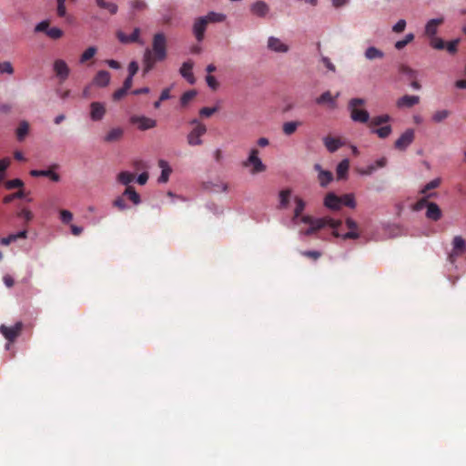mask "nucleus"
Wrapping results in <instances>:
<instances>
[{"mask_svg":"<svg viewBox=\"0 0 466 466\" xmlns=\"http://www.w3.org/2000/svg\"><path fill=\"white\" fill-rule=\"evenodd\" d=\"M167 57V37L163 33H157L153 36L152 49H146L144 53V73H148L157 62Z\"/></svg>","mask_w":466,"mask_h":466,"instance_id":"obj_1","label":"nucleus"},{"mask_svg":"<svg viewBox=\"0 0 466 466\" xmlns=\"http://www.w3.org/2000/svg\"><path fill=\"white\" fill-rule=\"evenodd\" d=\"M225 15L219 13L209 12L207 15L198 17L193 25V34L198 42H201L205 36L207 25L209 23L222 22Z\"/></svg>","mask_w":466,"mask_h":466,"instance_id":"obj_2","label":"nucleus"},{"mask_svg":"<svg viewBox=\"0 0 466 466\" xmlns=\"http://www.w3.org/2000/svg\"><path fill=\"white\" fill-rule=\"evenodd\" d=\"M390 121V116L387 114L373 116L369 122V127L371 129V133L376 134L380 138L388 137L391 132L392 128L390 125L377 127L380 125L386 124Z\"/></svg>","mask_w":466,"mask_h":466,"instance_id":"obj_3","label":"nucleus"},{"mask_svg":"<svg viewBox=\"0 0 466 466\" xmlns=\"http://www.w3.org/2000/svg\"><path fill=\"white\" fill-rule=\"evenodd\" d=\"M365 100L363 98H352L349 102V110L350 111V117L354 122L368 123L370 120V114L365 109H360L359 106H363Z\"/></svg>","mask_w":466,"mask_h":466,"instance_id":"obj_4","label":"nucleus"},{"mask_svg":"<svg viewBox=\"0 0 466 466\" xmlns=\"http://www.w3.org/2000/svg\"><path fill=\"white\" fill-rule=\"evenodd\" d=\"M258 149L251 148L248 157L242 163L243 167H251L250 173L252 175L264 172L267 168L266 166L261 161V159L258 157Z\"/></svg>","mask_w":466,"mask_h":466,"instance_id":"obj_5","label":"nucleus"},{"mask_svg":"<svg viewBox=\"0 0 466 466\" xmlns=\"http://www.w3.org/2000/svg\"><path fill=\"white\" fill-rule=\"evenodd\" d=\"M340 225H341V220L334 219L329 217H324V218H320L319 221L315 222V225L309 226V228L301 231V233L306 236H309L325 227H329V228L335 229Z\"/></svg>","mask_w":466,"mask_h":466,"instance_id":"obj_6","label":"nucleus"},{"mask_svg":"<svg viewBox=\"0 0 466 466\" xmlns=\"http://www.w3.org/2000/svg\"><path fill=\"white\" fill-rule=\"evenodd\" d=\"M191 124L196 125V127L187 135V143L190 146H200L203 143L201 137L206 134L207 127L204 124L198 122L197 119L192 120Z\"/></svg>","mask_w":466,"mask_h":466,"instance_id":"obj_7","label":"nucleus"},{"mask_svg":"<svg viewBox=\"0 0 466 466\" xmlns=\"http://www.w3.org/2000/svg\"><path fill=\"white\" fill-rule=\"evenodd\" d=\"M22 329L23 323L20 321L16 322L12 327H7L5 325L0 326V332L9 342L15 341L16 338L21 334Z\"/></svg>","mask_w":466,"mask_h":466,"instance_id":"obj_8","label":"nucleus"},{"mask_svg":"<svg viewBox=\"0 0 466 466\" xmlns=\"http://www.w3.org/2000/svg\"><path fill=\"white\" fill-rule=\"evenodd\" d=\"M452 246L453 249L448 257L451 263H454L457 258L465 252L466 242L461 236H456L452 240Z\"/></svg>","mask_w":466,"mask_h":466,"instance_id":"obj_9","label":"nucleus"},{"mask_svg":"<svg viewBox=\"0 0 466 466\" xmlns=\"http://www.w3.org/2000/svg\"><path fill=\"white\" fill-rule=\"evenodd\" d=\"M414 130L411 128L407 129L396 141L394 147L396 149L405 150L414 140Z\"/></svg>","mask_w":466,"mask_h":466,"instance_id":"obj_10","label":"nucleus"},{"mask_svg":"<svg viewBox=\"0 0 466 466\" xmlns=\"http://www.w3.org/2000/svg\"><path fill=\"white\" fill-rule=\"evenodd\" d=\"M130 122L133 125H137L140 130L151 129L157 126V121L155 119L144 116H132L130 117Z\"/></svg>","mask_w":466,"mask_h":466,"instance_id":"obj_11","label":"nucleus"},{"mask_svg":"<svg viewBox=\"0 0 466 466\" xmlns=\"http://www.w3.org/2000/svg\"><path fill=\"white\" fill-rule=\"evenodd\" d=\"M53 69L60 82H64L69 76L70 69L66 62L63 59H56L54 62Z\"/></svg>","mask_w":466,"mask_h":466,"instance_id":"obj_12","label":"nucleus"},{"mask_svg":"<svg viewBox=\"0 0 466 466\" xmlns=\"http://www.w3.org/2000/svg\"><path fill=\"white\" fill-rule=\"evenodd\" d=\"M444 23L443 17L431 19L425 25L424 35L429 37H433L438 33V28Z\"/></svg>","mask_w":466,"mask_h":466,"instance_id":"obj_13","label":"nucleus"},{"mask_svg":"<svg viewBox=\"0 0 466 466\" xmlns=\"http://www.w3.org/2000/svg\"><path fill=\"white\" fill-rule=\"evenodd\" d=\"M346 225H347V228L350 229V231L347 232L344 235H341L342 238L343 239H349V238L356 239V238H358L360 235L357 232V228H358L357 223L353 219H351V218H347ZM333 235L335 237H340V234L336 229L333 231Z\"/></svg>","mask_w":466,"mask_h":466,"instance_id":"obj_14","label":"nucleus"},{"mask_svg":"<svg viewBox=\"0 0 466 466\" xmlns=\"http://www.w3.org/2000/svg\"><path fill=\"white\" fill-rule=\"evenodd\" d=\"M388 160L385 157H380L374 163L368 165L364 168L359 169V173L363 176L372 175L378 168H382L387 166Z\"/></svg>","mask_w":466,"mask_h":466,"instance_id":"obj_15","label":"nucleus"},{"mask_svg":"<svg viewBox=\"0 0 466 466\" xmlns=\"http://www.w3.org/2000/svg\"><path fill=\"white\" fill-rule=\"evenodd\" d=\"M106 115V107L103 103L92 102L90 105V117L93 121H100Z\"/></svg>","mask_w":466,"mask_h":466,"instance_id":"obj_16","label":"nucleus"},{"mask_svg":"<svg viewBox=\"0 0 466 466\" xmlns=\"http://www.w3.org/2000/svg\"><path fill=\"white\" fill-rule=\"evenodd\" d=\"M268 48L276 53H287L289 51V46L275 36L268 38Z\"/></svg>","mask_w":466,"mask_h":466,"instance_id":"obj_17","label":"nucleus"},{"mask_svg":"<svg viewBox=\"0 0 466 466\" xmlns=\"http://www.w3.org/2000/svg\"><path fill=\"white\" fill-rule=\"evenodd\" d=\"M110 79L111 76L109 72L106 70H100L93 78L92 85H95L99 87H105L108 86Z\"/></svg>","mask_w":466,"mask_h":466,"instance_id":"obj_18","label":"nucleus"},{"mask_svg":"<svg viewBox=\"0 0 466 466\" xmlns=\"http://www.w3.org/2000/svg\"><path fill=\"white\" fill-rule=\"evenodd\" d=\"M324 205L331 210H339L341 208V198L334 193H329L325 197Z\"/></svg>","mask_w":466,"mask_h":466,"instance_id":"obj_19","label":"nucleus"},{"mask_svg":"<svg viewBox=\"0 0 466 466\" xmlns=\"http://www.w3.org/2000/svg\"><path fill=\"white\" fill-rule=\"evenodd\" d=\"M193 62L192 61H187L185 63L182 64L181 67H180V75L189 83V84H194L195 83V77H194V75L192 73V69H193Z\"/></svg>","mask_w":466,"mask_h":466,"instance_id":"obj_20","label":"nucleus"},{"mask_svg":"<svg viewBox=\"0 0 466 466\" xmlns=\"http://www.w3.org/2000/svg\"><path fill=\"white\" fill-rule=\"evenodd\" d=\"M420 97L418 96H410L405 95L398 99L397 106L398 107H412L413 106L419 104Z\"/></svg>","mask_w":466,"mask_h":466,"instance_id":"obj_21","label":"nucleus"},{"mask_svg":"<svg viewBox=\"0 0 466 466\" xmlns=\"http://www.w3.org/2000/svg\"><path fill=\"white\" fill-rule=\"evenodd\" d=\"M250 11L253 15L264 17L269 11L268 5L263 1H257L250 6Z\"/></svg>","mask_w":466,"mask_h":466,"instance_id":"obj_22","label":"nucleus"},{"mask_svg":"<svg viewBox=\"0 0 466 466\" xmlns=\"http://www.w3.org/2000/svg\"><path fill=\"white\" fill-rule=\"evenodd\" d=\"M427 218L438 221L441 218V210L436 203L431 202L427 207Z\"/></svg>","mask_w":466,"mask_h":466,"instance_id":"obj_23","label":"nucleus"},{"mask_svg":"<svg viewBox=\"0 0 466 466\" xmlns=\"http://www.w3.org/2000/svg\"><path fill=\"white\" fill-rule=\"evenodd\" d=\"M323 142L327 150L330 153L337 151L342 146L339 138L332 137L330 136L325 137L323 138Z\"/></svg>","mask_w":466,"mask_h":466,"instance_id":"obj_24","label":"nucleus"},{"mask_svg":"<svg viewBox=\"0 0 466 466\" xmlns=\"http://www.w3.org/2000/svg\"><path fill=\"white\" fill-rule=\"evenodd\" d=\"M158 166L161 168V175L158 177V182L167 183L170 174L172 173V168L169 167L168 163L163 159L158 161Z\"/></svg>","mask_w":466,"mask_h":466,"instance_id":"obj_25","label":"nucleus"},{"mask_svg":"<svg viewBox=\"0 0 466 466\" xmlns=\"http://www.w3.org/2000/svg\"><path fill=\"white\" fill-rule=\"evenodd\" d=\"M30 175L35 177H49L54 182H58L60 180V176L51 169H48V170L33 169L30 171Z\"/></svg>","mask_w":466,"mask_h":466,"instance_id":"obj_26","label":"nucleus"},{"mask_svg":"<svg viewBox=\"0 0 466 466\" xmlns=\"http://www.w3.org/2000/svg\"><path fill=\"white\" fill-rule=\"evenodd\" d=\"M364 56L370 61L382 59L384 57V52L375 46H369L364 52Z\"/></svg>","mask_w":466,"mask_h":466,"instance_id":"obj_27","label":"nucleus"},{"mask_svg":"<svg viewBox=\"0 0 466 466\" xmlns=\"http://www.w3.org/2000/svg\"><path fill=\"white\" fill-rule=\"evenodd\" d=\"M315 169L319 170V181L321 187H326L333 179V175L329 171L321 170L319 164L315 165Z\"/></svg>","mask_w":466,"mask_h":466,"instance_id":"obj_28","label":"nucleus"},{"mask_svg":"<svg viewBox=\"0 0 466 466\" xmlns=\"http://www.w3.org/2000/svg\"><path fill=\"white\" fill-rule=\"evenodd\" d=\"M124 130L121 127H115L107 132L104 140L108 143L116 142L122 138Z\"/></svg>","mask_w":466,"mask_h":466,"instance_id":"obj_29","label":"nucleus"},{"mask_svg":"<svg viewBox=\"0 0 466 466\" xmlns=\"http://www.w3.org/2000/svg\"><path fill=\"white\" fill-rule=\"evenodd\" d=\"M123 194L126 199H129L134 205H138L141 202L139 194L131 186L127 187Z\"/></svg>","mask_w":466,"mask_h":466,"instance_id":"obj_30","label":"nucleus"},{"mask_svg":"<svg viewBox=\"0 0 466 466\" xmlns=\"http://www.w3.org/2000/svg\"><path fill=\"white\" fill-rule=\"evenodd\" d=\"M96 5L101 9H106L111 15H116L118 11V6L113 2H106L105 0H96Z\"/></svg>","mask_w":466,"mask_h":466,"instance_id":"obj_31","label":"nucleus"},{"mask_svg":"<svg viewBox=\"0 0 466 466\" xmlns=\"http://www.w3.org/2000/svg\"><path fill=\"white\" fill-rule=\"evenodd\" d=\"M302 123L300 121H289L285 122L282 126V131L286 136L293 135L299 127H300Z\"/></svg>","mask_w":466,"mask_h":466,"instance_id":"obj_32","label":"nucleus"},{"mask_svg":"<svg viewBox=\"0 0 466 466\" xmlns=\"http://www.w3.org/2000/svg\"><path fill=\"white\" fill-rule=\"evenodd\" d=\"M338 96H339V94H337V96L335 97H333L329 91H326L316 99V103L319 105L330 104L332 106V107H334L335 106V99Z\"/></svg>","mask_w":466,"mask_h":466,"instance_id":"obj_33","label":"nucleus"},{"mask_svg":"<svg viewBox=\"0 0 466 466\" xmlns=\"http://www.w3.org/2000/svg\"><path fill=\"white\" fill-rule=\"evenodd\" d=\"M350 167V161L348 159H343L340 161L337 167V177L339 179H343L346 177Z\"/></svg>","mask_w":466,"mask_h":466,"instance_id":"obj_34","label":"nucleus"},{"mask_svg":"<svg viewBox=\"0 0 466 466\" xmlns=\"http://www.w3.org/2000/svg\"><path fill=\"white\" fill-rule=\"evenodd\" d=\"M291 196V190L290 189H283L279 192V208H286L289 206V198Z\"/></svg>","mask_w":466,"mask_h":466,"instance_id":"obj_35","label":"nucleus"},{"mask_svg":"<svg viewBox=\"0 0 466 466\" xmlns=\"http://www.w3.org/2000/svg\"><path fill=\"white\" fill-rule=\"evenodd\" d=\"M29 131V124L26 121H21L16 129V137L19 141L24 140Z\"/></svg>","mask_w":466,"mask_h":466,"instance_id":"obj_36","label":"nucleus"},{"mask_svg":"<svg viewBox=\"0 0 466 466\" xmlns=\"http://www.w3.org/2000/svg\"><path fill=\"white\" fill-rule=\"evenodd\" d=\"M135 179V175L128 171H122L117 175V181L123 185L128 187L129 183H131Z\"/></svg>","mask_w":466,"mask_h":466,"instance_id":"obj_37","label":"nucleus"},{"mask_svg":"<svg viewBox=\"0 0 466 466\" xmlns=\"http://www.w3.org/2000/svg\"><path fill=\"white\" fill-rule=\"evenodd\" d=\"M27 196V193L24 189H19L17 192L6 195L3 198L5 204H9L16 198H24Z\"/></svg>","mask_w":466,"mask_h":466,"instance_id":"obj_38","label":"nucleus"},{"mask_svg":"<svg viewBox=\"0 0 466 466\" xmlns=\"http://www.w3.org/2000/svg\"><path fill=\"white\" fill-rule=\"evenodd\" d=\"M435 195H436L435 193H431V194L425 195V197H423L422 198H420L414 204L413 210L420 211L422 208H424L425 207L427 208L428 205L431 203L428 201V198H430Z\"/></svg>","mask_w":466,"mask_h":466,"instance_id":"obj_39","label":"nucleus"},{"mask_svg":"<svg viewBox=\"0 0 466 466\" xmlns=\"http://www.w3.org/2000/svg\"><path fill=\"white\" fill-rule=\"evenodd\" d=\"M129 5L135 12H143L147 8V4L145 0H130Z\"/></svg>","mask_w":466,"mask_h":466,"instance_id":"obj_40","label":"nucleus"},{"mask_svg":"<svg viewBox=\"0 0 466 466\" xmlns=\"http://www.w3.org/2000/svg\"><path fill=\"white\" fill-rule=\"evenodd\" d=\"M441 179L440 177L434 178L427 183L420 190V194L427 195V192L440 187Z\"/></svg>","mask_w":466,"mask_h":466,"instance_id":"obj_41","label":"nucleus"},{"mask_svg":"<svg viewBox=\"0 0 466 466\" xmlns=\"http://www.w3.org/2000/svg\"><path fill=\"white\" fill-rule=\"evenodd\" d=\"M295 202H296V208H295V210H294V216H293V220H296L298 219L299 218H300L304 208H305V202L303 199H301L300 198H295Z\"/></svg>","mask_w":466,"mask_h":466,"instance_id":"obj_42","label":"nucleus"},{"mask_svg":"<svg viewBox=\"0 0 466 466\" xmlns=\"http://www.w3.org/2000/svg\"><path fill=\"white\" fill-rule=\"evenodd\" d=\"M96 54V48L95 46H90L85 50V52L81 55L79 62L84 64L93 58Z\"/></svg>","mask_w":466,"mask_h":466,"instance_id":"obj_43","label":"nucleus"},{"mask_svg":"<svg viewBox=\"0 0 466 466\" xmlns=\"http://www.w3.org/2000/svg\"><path fill=\"white\" fill-rule=\"evenodd\" d=\"M197 96V92L195 90H189L185 92L181 98H180V104L182 106H187Z\"/></svg>","mask_w":466,"mask_h":466,"instance_id":"obj_44","label":"nucleus"},{"mask_svg":"<svg viewBox=\"0 0 466 466\" xmlns=\"http://www.w3.org/2000/svg\"><path fill=\"white\" fill-rule=\"evenodd\" d=\"M400 73L407 76L409 79H416L418 76V72L416 70L405 65H401L400 66Z\"/></svg>","mask_w":466,"mask_h":466,"instance_id":"obj_45","label":"nucleus"},{"mask_svg":"<svg viewBox=\"0 0 466 466\" xmlns=\"http://www.w3.org/2000/svg\"><path fill=\"white\" fill-rule=\"evenodd\" d=\"M5 187L8 190H11V189H14V188L23 189L24 182L20 178H15V179H11V180L6 181L5 183Z\"/></svg>","mask_w":466,"mask_h":466,"instance_id":"obj_46","label":"nucleus"},{"mask_svg":"<svg viewBox=\"0 0 466 466\" xmlns=\"http://www.w3.org/2000/svg\"><path fill=\"white\" fill-rule=\"evenodd\" d=\"M414 39V35L412 33H410L408 35H406V36L404 37V39L402 40H399L395 43V48L398 49V50H401L402 48H404L409 43H410L411 41H413Z\"/></svg>","mask_w":466,"mask_h":466,"instance_id":"obj_47","label":"nucleus"},{"mask_svg":"<svg viewBox=\"0 0 466 466\" xmlns=\"http://www.w3.org/2000/svg\"><path fill=\"white\" fill-rule=\"evenodd\" d=\"M429 39H430V45L432 48L438 49V50H442L445 48V42L441 38L437 37L435 35L433 37H429Z\"/></svg>","mask_w":466,"mask_h":466,"instance_id":"obj_48","label":"nucleus"},{"mask_svg":"<svg viewBox=\"0 0 466 466\" xmlns=\"http://www.w3.org/2000/svg\"><path fill=\"white\" fill-rule=\"evenodd\" d=\"M113 206L115 208H116L120 211L126 210L128 208L127 203H126V197L124 196V194H122L121 196L117 197L113 201Z\"/></svg>","mask_w":466,"mask_h":466,"instance_id":"obj_49","label":"nucleus"},{"mask_svg":"<svg viewBox=\"0 0 466 466\" xmlns=\"http://www.w3.org/2000/svg\"><path fill=\"white\" fill-rule=\"evenodd\" d=\"M340 198H341V207L346 206V207H349L351 208H355L356 202H355L353 195L346 194V195L340 197Z\"/></svg>","mask_w":466,"mask_h":466,"instance_id":"obj_50","label":"nucleus"},{"mask_svg":"<svg viewBox=\"0 0 466 466\" xmlns=\"http://www.w3.org/2000/svg\"><path fill=\"white\" fill-rule=\"evenodd\" d=\"M17 217L24 219L25 223L27 224L33 219L34 215L29 209L24 208L17 213Z\"/></svg>","mask_w":466,"mask_h":466,"instance_id":"obj_51","label":"nucleus"},{"mask_svg":"<svg viewBox=\"0 0 466 466\" xmlns=\"http://www.w3.org/2000/svg\"><path fill=\"white\" fill-rule=\"evenodd\" d=\"M450 116V111L443 109L436 111L432 116V120L436 123H440L446 119Z\"/></svg>","mask_w":466,"mask_h":466,"instance_id":"obj_52","label":"nucleus"},{"mask_svg":"<svg viewBox=\"0 0 466 466\" xmlns=\"http://www.w3.org/2000/svg\"><path fill=\"white\" fill-rule=\"evenodd\" d=\"M47 36L51 39H59L63 35V31L58 27H51L47 31Z\"/></svg>","mask_w":466,"mask_h":466,"instance_id":"obj_53","label":"nucleus"},{"mask_svg":"<svg viewBox=\"0 0 466 466\" xmlns=\"http://www.w3.org/2000/svg\"><path fill=\"white\" fill-rule=\"evenodd\" d=\"M14 73V67L8 61L0 63V74L12 75Z\"/></svg>","mask_w":466,"mask_h":466,"instance_id":"obj_54","label":"nucleus"},{"mask_svg":"<svg viewBox=\"0 0 466 466\" xmlns=\"http://www.w3.org/2000/svg\"><path fill=\"white\" fill-rule=\"evenodd\" d=\"M60 219L64 224H69L73 219V214L69 210H60Z\"/></svg>","mask_w":466,"mask_h":466,"instance_id":"obj_55","label":"nucleus"},{"mask_svg":"<svg viewBox=\"0 0 466 466\" xmlns=\"http://www.w3.org/2000/svg\"><path fill=\"white\" fill-rule=\"evenodd\" d=\"M66 0H57L56 14L59 17H65L66 15Z\"/></svg>","mask_w":466,"mask_h":466,"instance_id":"obj_56","label":"nucleus"},{"mask_svg":"<svg viewBox=\"0 0 466 466\" xmlns=\"http://www.w3.org/2000/svg\"><path fill=\"white\" fill-rule=\"evenodd\" d=\"M217 111H218V107L217 106H214V107H203V108H201L199 110V115L201 116L209 117L210 116H212Z\"/></svg>","mask_w":466,"mask_h":466,"instance_id":"obj_57","label":"nucleus"},{"mask_svg":"<svg viewBox=\"0 0 466 466\" xmlns=\"http://www.w3.org/2000/svg\"><path fill=\"white\" fill-rule=\"evenodd\" d=\"M49 30V22L47 20L42 21L35 27V32H45L47 35Z\"/></svg>","mask_w":466,"mask_h":466,"instance_id":"obj_58","label":"nucleus"},{"mask_svg":"<svg viewBox=\"0 0 466 466\" xmlns=\"http://www.w3.org/2000/svg\"><path fill=\"white\" fill-rule=\"evenodd\" d=\"M459 42H460L459 39H455L453 41H451L448 44H445V48L447 49V51L449 53L454 54V53L457 52V46H458Z\"/></svg>","mask_w":466,"mask_h":466,"instance_id":"obj_59","label":"nucleus"},{"mask_svg":"<svg viewBox=\"0 0 466 466\" xmlns=\"http://www.w3.org/2000/svg\"><path fill=\"white\" fill-rule=\"evenodd\" d=\"M406 21L403 19L399 20L392 27L393 32L401 33L405 30Z\"/></svg>","mask_w":466,"mask_h":466,"instance_id":"obj_60","label":"nucleus"},{"mask_svg":"<svg viewBox=\"0 0 466 466\" xmlns=\"http://www.w3.org/2000/svg\"><path fill=\"white\" fill-rule=\"evenodd\" d=\"M127 93V90H126L125 88L121 87L117 90H116L114 93H113V100L114 101H118L120 99H122Z\"/></svg>","mask_w":466,"mask_h":466,"instance_id":"obj_61","label":"nucleus"},{"mask_svg":"<svg viewBox=\"0 0 466 466\" xmlns=\"http://www.w3.org/2000/svg\"><path fill=\"white\" fill-rule=\"evenodd\" d=\"M301 254L304 256V257H307V258H312L314 260H317L319 258H320L321 256V253L319 251H316V250H308V251H303L301 252Z\"/></svg>","mask_w":466,"mask_h":466,"instance_id":"obj_62","label":"nucleus"},{"mask_svg":"<svg viewBox=\"0 0 466 466\" xmlns=\"http://www.w3.org/2000/svg\"><path fill=\"white\" fill-rule=\"evenodd\" d=\"M206 81H207V84L208 85V86L211 87L212 89L215 90L218 88V83L217 79L215 78V76H213L211 75H208L206 77Z\"/></svg>","mask_w":466,"mask_h":466,"instance_id":"obj_63","label":"nucleus"},{"mask_svg":"<svg viewBox=\"0 0 466 466\" xmlns=\"http://www.w3.org/2000/svg\"><path fill=\"white\" fill-rule=\"evenodd\" d=\"M11 164L9 157H4L0 160V173L4 174Z\"/></svg>","mask_w":466,"mask_h":466,"instance_id":"obj_64","label":"nucleus"}]
</instances>
